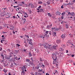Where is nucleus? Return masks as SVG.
<instances>
[{"label": "nucleus", "mask_w": 75, "mask_h": 75, "mask_svg": "<svg viewBox=\"0 0 75 75\" xmlns=\"http://www.w3.org/2000/svg\"><path fill=\"white\" fill-rule=\"evenodd\" d=\"M35 75H37V73L35 72Z\"/></svg>", "instance_id": "774afa93"}, {"label": "nucleus", "mask_w": 75, "mask_h": 75, "mask_svg": "<svg viewBox=\"0 0 75 75\" xmlns=\"http://www.w3.org/2000/svg\"><path fill=\"white\" fill-rule=\"evenodd\" d=\"M3 41H4V40H1V43H3Z\"/></svg>", "instance_id": "ea45409f"}, {"label": "nucleus", "mask_w": 75, "mask_h": 75, "mask_svg": "<svg viewBox=\"0 0 75 75\" xmlns=\"http://www.w3.org/2000/svg\"><path fill=\"white\" fill-rule=\"evenodd\" d=\"M43 64V63H40L38 64V65L40 67H42V65Z\"/></svg>", "instance_id": "dca6fc26"}, {"label": "nucleus", "mask_w": 75, "mask_h": 75, "mask_svg": "<svg viewBox=\"0 0 75 75\" xmlns=\"http://www.w3.org/2000/svg\"><path fill=\"white\" fill-rule=\"evenodd\" d=\"M60 30V28H56V29H55V31H58V30Z\"/></svg>", "instance_id": "b1692460"}, {"label": "nucleus", "mask_w": 75, "mask_h": 75, "mask_svg": "<svg viewBox=\"0 0 75 75\" xmlns=\"http://www.w3.org/2000/svg\"><path fill=\"white\" fill-rule=\"evenodd\" d=\"M40 12H43V11H44L43 9H42V8L40 9Z\"/></svg>", "instance_id": "7c9ffc66"}, {"label": "nucleus", "mask_w": 75, "mask_h": 75, "mask_svg": "<svg viewBox=\"0 0 75 75\" xmlns=\"http://www.w3.org/2000/svg\"><path fill=\"white\" fill-rule=\"evenodd\" d=\"M57 47V46L54 45L53 46H52V47H50V48H51V50H56Z\"/></svg>", "instance_id": "20e7f679"}, {"label": "nucleus", "mask_w": 75, "mask_h": 75, "mask_svg": "<svg viewBox=\"0 0 75 75\" xmlns=\"http://www.w3.org/2000/svg\"><path fill=\"white\" fill-rule=\"evenodd\" d=\"M30 60L29 59H26V62H29Z\"/></svg>", "instance_id": "4be33fe9"}, {"label": "nucleus", "mask_w": 75, "mask_h": 75, "mask_svg": "<svg viewBox=\"0 0 75 75\" xmlns=\"http://www.w3.org/2000/svg\"><path fill=\"white\" fill-rule=\"evenodd\" d=\"M46 75H50V74H48V73H47L46 74Z\"/></svg>", "instance_id": "0e129e2a"}, {"label": "nucleus", "mask_w": 75, "mask_h": 75, "mask_svg": "<svg viewBox=\"0 0 75 75\" xmlns=\"http://www.w3.org/2000/svg\"><path fill=\"white\" fill-rule=\"evenodd\" d=\"M42 74L41 73H39L38 74V75H42Z\"/></svg>", "instance_id": "72a5a7b5"}, {"label": "nucleus", "mask_w": 75, "mask_h": 75, "mask_svg": "<svg viewBox=\"0 0 75 75\" xmlns=\"http://www.w3.org/2000/svg\"><path fill=\"white\" fill-rule=\"evenodd\" d=\"M61 37L62 38H64L65 37V36L64 35H62L61 36Z\"/></svg>", "instance_id": "4468645a"}, {"label": "nucleus", "mask_w": 75, "mask_h": 75, "mask_svg": "<svg viewBox=\"0 0 75 75\" xmlns=\"http://www.w3.org/2000/svg\"><path fill=\"white\" fill-rule=\"evenodd\" d=\"M27 41L28 42L29 41V44L31 45H33V43H32V39H30L29 40V39H27Z\"/></svg>", "instance_id": "7ed1b4c3"}, {"label": "nucleus", "mask_w": 75, "mask_h": 75, "mask_svg": "<svg viewBox=\"0 0 75 75\" xmlns=\"http://www.w3.org/2000/svg\"><path fill=\"white\" fill-rule=\"evenodd\" d=\"M5 39H6V38H2V40H4V41H5Z\"/></svg>", "instance_id": "c03bdc74"}, {"label": "nucleus", "mask_w": 75, "mask_h": 75, "mask_svg": "<svg viewBox=\"0 0 75 75\" xmlns=\"http://www.w3.org/2000/svg\"><path fill=\"white\" fill-rule=\"evenodd\" d=\"M6 16H8V17H6V18H8V17H9V16H8V15H6Z\"/></svg>", "instance_id": "bf43d9fd"}, {"label": "nucleus", "mask_w": 75, "mask_h": 75, "mask_svg": "<svg viewBox=\"0 0 75 75\" xmlns=\"http://www.w3.org/2000/svg\"><path fill=\"white\" fill-rule=\"evenodd\" d=\"M50 46H51V45H50L49 44H48L44 46V47L45 48H46V49H50V50H51V47H50Z\"/></svg>", "instance_id": "f03ea898"}, {"label": "nucleus", "mask_w": 75, "mask_h": 75, "mask_svg": "<svg viewBox=\"0 0 75 75\" xmlns=\"http://www.w3.org/2000/svg\"><path fill=\"white\" fill-rule=\"evenodd\" d=\"M61 41L60 40H56V42L57 44H60L61 43Z\"/></svg>", "instance_id": "6e6552de"}, {"label": "nucleus", "mask_w": 75, "mask_h": 75, "mask_svg": "<svg viewBox=\"0 0 75 75\" xmlns=\"http://www.w3.org/2000/svg\"><path fill=\"white\" fill-rule=\"evenodd\" d=\"M14 27L13 25H11L10 27V30H14Z\"/></svg>", "instance_id": "0eeeda50"}, {"label": "nucleus", "mask_w": 75, "mask_h": 75, "mask_svg": "<svg viewBox=\"0 0 75 75\" xmlns=\"http://www.w3.org/2000/svg\"><path fill=\"white\" fill-rule=\"evenodd\" d=\"M20 68H21V70H22V71L24 70V68L23 67H20Z\"/></svg>", "instance_id": "bb28decb"}, {"label": "nucleus", "mask_w": 75, "mask_h": 75, "mask_svg": "<svg viewBox=\"0 0 75 75\" xmlns=\"http://www.w3.org/2000/svg\"><path fill=\"white\" fill-rule=\"evenodd\" d=\"M52 25H48L47 27V28H48V29H49L50 28H51V27H52L51 26H52Z\"/></svg>", "instance_id": "1a4fd4ad"}, {"label": "nucleus", "mask_w": 75, "mask_h": 75, "mask_svg": "<svg viewBox=\"0 0 75 75\" xmlns=\"http://www.w3.org/2000/svg\"><path fill=\"white\" fill-rule=\"evenodd\" d=\"M25 46L26 47H27V46H28L27 44H25Z\"/></svg>", "instance_id": "de8ad7c7"}, {"label": "nucleus", "mask_w": 75, "mask_h": 75, "mask_svg": "<svg viewBox=\"0 0 75 75\" xmlns=\"http://www.w3.org/2000/svg\"><path fill=\"white\" fill-rule=\"evenodd\" d=\"M69 35L71 37H72V34H69Z\"/></svg>", "instance_id": "052dcab7"}, {"label": "nucleus", "mask_w": 75, "mask_h": 75, "mask_svg": "<svg viewBox=\"0 0 75 75\" xmlns=\"http://www.w3.org/2000/svg\"><path fill=\"white\" fill-rule=\"evenodd\" d=\"M68 14L69 15H70V16H71V12H69L68 13Z\"/></svg>", "instance_id": "a19ab883"}, {"label": "nucleus", "mask_w": 75, "mask_h": 75, "mask_svg": "<svg viewBox=\"0 0 75 75\" xmlns=\"http://www.w3.org/2000/svg\"><path fill=\"white\" fill-rule=\"evenodd\" d=\"M23 69H26L27 68V66L25 65H24L23 67Z\"/></svg>", "instance_id": "393cba45"}, {"label": "nucleus", "mask_w": 75, "mask_h": 75, "mask_svg": "<svg viewBox=\"0 0 75 75\" xmlns=\"http://www.w3.org/2000/svg\"><path fill=\"white\" fill-rule=\"evenodd\" d=\"M16 45H17V47H20V45L18 44H16Z\"/></svg>", "instance_id": "58836bf2"}, {"label": "nucleus", "mask_w": 75, "mask_h": 75, "mask_svg": "<svg viewBox=\"0 0 75 75\" xmlns=\"http://www.w3.org/2000/svg\"><path fill=\"white\" fill-rule=\"evenodd\" d=\"M47 14H48V16H49V17H51L52 15H51V14H50V13H48Z\"/></svg>", "instance_id": "a211bd4d"}, {"label": "nucleus", "mask_w": 75, "mask_h": 75, "mask_svg": "<svg viewBox=\"0 0 75 75\" xmlns=\"http://www.w3.org/2000/svg\"><path fill=\"white\" fill-rule=\"evenodd\" d=\"M54 64H56V66H58V62H56L55 63H54Z\"/></svg>", "instance_id": "5701e85b"}, {"label": "nucleus", "mask_w": 75, "mask_h": 75, "mask_svg": "<svg viewBox=\"0 0 75 75\" xmlns=\"http://www.w3.org/2000/svg\"><path fill=\"white\" fill-rule=\"evenodd\" d=\"M22 30H23L24 31H25V28H23L22 29Z\"/></svg>", "instance_id": "680f3d73"}, {"label": "nucleus", "mask_w": 75, "mask_h": 75, "mask_svg": "<svg viewBox=\"0 0 75 75\" xmlns=\"http://www.w3.org/2000/svg\"><path fill=\"white\" fill-rule=\"evenodd\" d=\"M66 28H68V26H66Z\"/></svg>", "instance_id": "13d9d810"}, {"label": "nucleus", "mask_w": 75, "mask_h": 75, "mask_svg": "<svg viewBox=\"0 0 75 75\" xmlns=\"http://www.w3.org/2000/svg\"><path fill=\"white\" fill-rule=\"evenodd\" d=\"M29 64H33V62H31L30 61L29 62Z\"/></svg>", "instance_id": "473e14b6"}, {"label": "nucleus", "mask_w": 75, "mask_h": 75, "mask_svg": "<svg viewBox=\"0 0 75 75\" xmlns=\"http://www.w3.org/2000/svg\"><path fill=\"white\" fill-rule=\"evenodd\" d=\"M43 71V70L42 69H39L38 70V72H42Z\"/></svg>", "instance_id": "2eb2a0df"}, {"label": "nucleus", "mask_w": 75, "mask_h": 75, "mask_svg": "<svg viewBox=\"0 0 75 75\" xmlns=\"http://www.w3.org/2000/svg\"><path fill=\"white\" fill-rule=\"evenodd\" d=\"M66 53H68V50H66Z\"/></svg>", "instance_id": "4d7b16f0"}, {"label": "nucleus", "mask_w": 75, "mask_h": 75, "mask_svg": "<svg viewBox=\"0 0 75 75\" xmlns=\"http://www.w3.org/2000/svg\"><path fill=\"white\" fill-rule=\"evenodd\" d=\"M24 73H25V71H24L23 70L21 72V74H24Z\"/></svg>", "instance_id": "c85d7f7f"}, {"label": "nucleus", "mask_w": 75, "mask_h": 75, "mask_svg": "<svg viewBox=\"0 0 75 75\" xmlns=\"http://www.w3.org/2000/svg\"><path fill=\"white\" fill-rule=\"evenodd\" d=\"M26 37H27V38H29V36H28V35H27L26 36Z\"/></svg>", "instance_id": "e2e57ef3"}, {"label": "nucleus", "mask_w": 75, "mask_h": 75, "mask_svg": "<svg viewBox=\"0 0 75 75\" xmlns=\"http://www.w3.org/2000/svg\"><path fill=\"white\" fill-rule=\"evenodd\" d=\"M62 47H63V48H65V45H62Z\"/></svg>", "instance_id": "e433bc0d"}, {"label": "nucleus", "mask_w": 75, "mask_h": 75, "mask_svg": "<svg viewBox=\"0 0 75 75\" xmlns=\"http://www.w3.org/2000/svg\"><path fill=\"white\" fill-rule=\"evenodd\" d=\"M30 74L31 75H34V73L33 72H32L31 73H30Z\"/></svg>", "instance_id": "c756f323"}, {"label": "nucleus", "mask_w": 75, "mask_h": 75, "mask_svg": "<svg viewBox=\"0 0 75 75\" xmlns=\"http://www.w3.org/2000/svg\"><path fill=\"white\" fill-rule=\"evenodd\" d=\"M40 66L39 65H38V66H37V69H38L39 68H40Z\"/></svg>", "instance_id": "c9c22d12"}, {"label": "nucleus", "mask_w": 75, "mask_h": 75, "mask_svg": "<svg viewBox=\"0 0 75 75\" xmlns=\"http://www.w3.org/2000/svg\"><path fill=\"white\" fill-rule=\"evenodd\" d=\"M31 4H29L28 5V6H31Z\"/></svg>", "instance_id": "864d4df0"}, {"label": "nucleus", "mask_w": 75, "mask_h": 75, "mask_svg": "<svg viewBox=\"0 0 75 75\" xmlns=\"http://www.w3.org/2000/svg\"><path fill=\"white\" fill-rule=\"evenodd\" d=\"M42 67L44 68V67H45V66H44V64H42Z\"/></svg>", "instance_id": "49530a36"}, {"label": "nucleus", "mask_w": 75, "mask_h": 75, "mask_svg": "<svg viewBox=\"0 0 75 75\" xmlns=\"http://www.w3.org/2000/svg\"><path fill=\"white\" fill-rule=\"evenodd\" d=\"M22 19L23 21H26V18H22Z\"/></svg>", "instance_id": "6ab92c4d"}, {"label": "nucleus", "mask_w": 75, "mask_h": 75, "mask_svg": "<svg viewBox=\"0 0 75 75\" xmlns=\"http://www.w3.org/2000/svg\"><path fill=\"white\" fill-rule=\"evenodd\" d=\"M71 16H75V13L74 12H71Z\"/></svg>", "instance_id": "ddd939ff"}, {"label": "nucleus", "mask_w": 75, "mask_h": 75, "mask_svg": "<svg viewBox=\"0 0 75 75\" xmlns=\"http://www.w3.org/2000/svg\"><path fill=\"white\" fill-rule=\"evenodd\" d=\"M57 33L55 32V31H54L53 32L52 35L54 36V37H56L57 36Z\"/></svg>", "instance_id": "39448f33"}, {"label": "nucleus", "mask_w": 75, "mask_h": 75, "mask_svg": "<svg viewBox=\"0 0 75 75\" xmlns=\"http://www.w3.org/2000/svg\"><path fill=\"white\" fill-rule=\"evenodd\" d=\"M61 18H62V19H63V18H64V16H62L61 17Z\"/></svg>", "instance_id": "4c0bfd02"}, {"label": "nucleus", "mask_w": 75, "mask_h": 75, "mask_svg": "<svg viewBox=\"0 0 75 75\" xmlns=\"http://www.w3.org/2000/svg\"><path fill=\"white\" fill-rule=\"evenodd\" d=\"M47 3H48V4L49 5L50 4V2L48 1L47 2Z\"/></svg>", "instance_id": "3c124183"}, {"label": "nucleus", "mask_w": 75, "mask_h": 75, "mask_svg": "<svg viewBox=\"0 0 75 75\" xmlns=\"http://www.w3.org/2000/svg\"><path fill=\"white\" fill-rule=\"evenodd\" d=\"M45 33H46L47 35V34H48V33L49 34L50 33H51V31H45Z\"/></svg>", "instance_id": "9b49d317"}, {"label": "nucleus", "mask_w": 75, "mask_h": 75, "mask_svg": "<svg viewBox=\"0 0 75 75\" xmlns=\"http://www.w3.org/2000/svg\"><path fill=\"white\" fill-rule=\"evenodd\" d=\"M23 13H24V16H26V15H27V13H25V12H23Z\"/></svg>", "instance_id": "2f4dec72"}, {"label": "nucleus", "mask_w": 75, "mask_h": 75, "mask_svg": "<svg viewBox=\"0 0 75 75\" xmlns=\"http://www.w3.org/2000/svg\"><path fill=\"white\" fill-rule=\"evenodd\" d=\"M29 12L30 14H31V11L30 10L29 11Z\"/></svg>", "instance_id": "37998d69"}, {"label": "nucleus", "mask_w": 75, "mask_h": 75, "mask_svg": "<svg viewBox=\"0 0 75 75\" xmlns=\"http://www.w3.org/2000/svg\"><path fill=\"white\" fill-rule=\"evenodd\" d=\"M31 59L32 62H33V58L32 57L31 58Z\"/></svg>", "instance_id": "6e6d98bb"}, {"label": "nucleus", "mask_w": 75, "mask_h": 75, "mask_svg": "<svg viewBox=\"0 0 75 75\" xmlns=\"http://www.w3.org/2000/svg\"><path fill=\"white\" fill-rule=\"evenodd\" d=\"M13 34H15V32L14 31V30H13Z\"/></svg>", "instance_id": "a18cd8bd"}, {"label": "nucleus", "mask_w": 75, "mask_h": 75, "mask_svg": "<svg viewBox=\"0 0 75 75\" xmlns=\"http://www.w3.org/2000/svg\"><path fill=\"white\" fill-rule=\"evenodd\" d=\"M29 57H31V56H32V54H31L30 52L29 53Z\"/></svg>", "instance_id": "412c9836"}, {"label": "nucleus", "mask_w": 75, "mask_h": 75, "mask_svg": "<svg viewBox=\"0 0 75 75\" xmlns=\"http://www.w3.org/2000/svg\"><path fill=\"white\" fill-rule=\"evenodd\" d=\"M61 8H64V6H63V5H62L61 7Z\"/></svg>", "instance_id": "603ef678"}, {"label": "nucleus", "mask_w": 75, "mask_h": 75, "mask_svg": "<svg viewBox=\"0 0 75 75\" xmlns=\"http://www.w3.org/2000/svg\"><path fill=\"white\" fill-rule=\"evenodd\" d=\"M56 15H57V16H60V15H61V12L58 11H57L56 13Z\"/></svg>", "instance_id": "423d86ee"}, {"label": "nucleus", "mask_w": 75, "mask_h": 75, "mask_svg": "<svg viewBox=\"0 0 75 75\" xmlns=\"http://www.w3.org/2000/svg\"><path fill=\"white\" fill-rule=\"evenodd\" d=\"M22 4H25V2H22Z\"/></svg>", "instance_id": "8fccbe9b"}, {"label": "nucleus", "mask_w": 75, "mask_h": 75, "mask_svg": "<svg viewBox=\"0 0 75 75\" xmlns=\"http://www.w3.org/2000/svg\"><path fill=\"white\" fill-rule=\"evenodd\" d=\"M56 55H57V54H52V58L54 60L53 62H54V61L55 62L57 61L56 60L57 59V56Z\"/></svg>", "instance_id": "f257e3e1"}, {"label": "nucleus", "mask_w": 75, "mask_h": 75, "mask_svg": "<svg viewBox=\"0 0 75 75\" xmlns=\"http://www.w3.org/2000/svg\"><path fill=\"white\" fill-rule=\"evenodd\" d=\"M31 8H33V7H35L34 5H33L32 4H31Z\"/></svg>", "instance_id": "aec40b11"}, {"label": "nucleus", "mask_w": 75, "mask_h": 75, "mask_svg": "<svg viewBox=\"0 0 75 75\" xmlns=\"http://www.w3.org/2000/svg\"><path fill=\"white\" fill-rule=\"evenodd\" d=\"M59 50L60 51H64V49L62 48H60V49H59Z\"/></svg>", "instance_id": "cd10ccee"}, {"label": "nucleus", "mask_w": 75, "mask_h": 75, "mask_svg": "<svg viewBox=\"0 0 75 75\" xmlns=\"http://www.w3.org/2000/svg\"><path fill=\"white\" fill-rule=\"evenodd\" d=\"M3 71L4 72H5L6 73V72H7L8 70H7L6 69L4 68V69L3 70Z\"/></svg>", "instance_id": "9d476101"}, {"label": "nucleus", "mask_w": 75, "mask_h": 75, "mask_svg": "<svg viewBox=\"0 0 75 75\" xmlns=\"http://www.w3.org/2000/svg\"><path fill=\"white\" fill-rule=\"evenodd\" d=\"M3 28V27L1 26H0V30H1Z\"/></svg>", "instance_id": "09e8293b"}, {"label": "nucleus", "mask_w": 75, "mask_h": 75, "mask_svg": "<svg viewBox=\"0 0 75 75\" xmlns=\"http://www.w3.org/2000/svg\"><path fill=\"white\" fill-rule=\"evenodd\" d=\"M38 3L39 4H42V1H39L38 2Z\"/></svg>", "instance_id": "f3484780"}, {"label": "nucleus", "mask_w": 75, "mask_h": 75, "mask_svg": "<svg viewBox=\"0 0 75 75\" xmlns=\"http://www.w3.org/2000/svg\"><path fill=\"white\" fill-rule=\"evenodd\" d=\"M69 4L70 5H72V3H71L70 2H69Z\"/></svg>", "instance_id": "79ce46f5"}, {"label": "nucleus", "mask_w": 75, "mask_h": 75, "mask_svg": "<svg viewBox=\"0 0 75 75\" xmlns=\"http://www.w3.org/2000/svg\"><path fill=\"white\" fill-rule=\"evenodd\" d=\"M41 6H40L39 7H38V8H41Z\"/></svg>", "instance_id": "69168bd1"}, {"label": "nucleus", "mask_w": 75, "mask_h": 75, "mask_svg": "<svg viewBox=\"0 0 75 75\" xmlns=\"http://www.w3.org/2000/svg\"><path fill=\"white\" fill-rule=\"evenodd\" d=\"M40 62H42V59H41V58H40Z\"/></svg>", "instance_id": "5fc2aeb1"}, {"label": "nucleus", "mask_w": 75, "mask_h": 75, "mask_svg": "<svg viewBox=\"0 0 75 75\" xmlns=\"http://www.w3.org/2000/svg\"><path fill=\"white\" fill-rule=\"evenodd\" d=\"M55 28H56L55 27L52 28V31H53L54 30H55V29H56Z\"/></svg>", "instance_id": "a878e982"}, {"label": "nucleus", "mask_w": 75, "mask_h": 75, "mask_svg": "<svg viewBox=\"0 0 75 75\" xmlns=\"http://www.w3.org/2000/svg\"><path fill=\"white\" fill-rule=\"evenodd\" d=\"M8 74L9 75H11V74H10V73H8Z\"/></svg>", "instance_id": "338daca9"}, {"label": "nucleus", "mask_w": 75, "mask_h": 75, "mask_svg": "<svg viewBox=\"0 0 75 75\" xmlns=\"http://www.w3.org/2000/svg\"><path fill=\"white\" fill-rule=\"evenodd\" d=\"M1 56L2 57V59H4V55H2Z\"/></svg>", "instance_id": "f704fd0d"}, {"label": "nucleus", "mask_w": 75, "mask_h": 75, "mask_svg": "<svg viewBox=\"0 0 75 75\" xmlns=\"http://www.w3.org/2000/svg\"><path fill=\"white\" fill-rule=\"evenodd\" d=\"M53 74L54 75H55V74H58V71H57L56 70L55 72H53Z\"/></svg>", "instance_id": "f8f14e48"}]
</instances>
